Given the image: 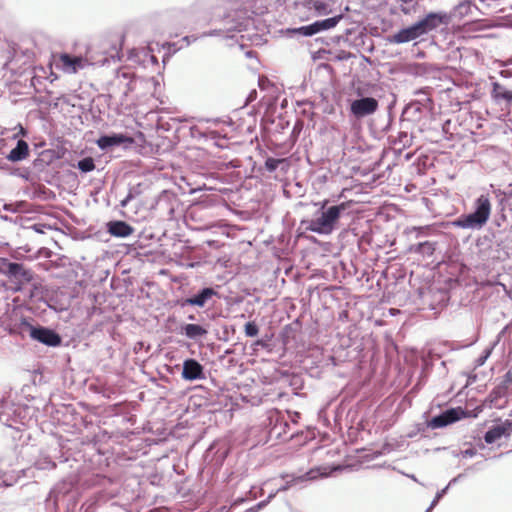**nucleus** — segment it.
I'll return each mask as SVG.
<instances>
[{"mask_svg": "<svg viewBox=\"0 0 512 512\" xmlns=\"http://www.w3.org/2000/svg\"><path fill=\"white\" fill-rule=\"evenodd\" d=\"M109 233L117 237H127L132 234L133 228L124 221H114L109 223Z\"/></svg>", "mask_w": 512, "mask_h": 512, "instance_id": "obj_14", "label": "nucleus"}, {"mask_svg": "<svg viewBox=\"0 0 512 512\" xmlns=\"http://www.w3.org/2000/svg\"><path fill=\"white\" fill-rule=\"evenodd\" d=\"M449 16L443 12H431L417 23L410 27L401 29L391 37V42L396 44L406 43L413 41L420 36L436 29L441 24H447Z\"/></svg>", "mask_w": 512, "mask_h": 512, "instance_id": "obj_1", "label": "nucleus"}, {"mask_svg": "<svg viewBox=\"0 0 512 512\" xmlns=\"http://www.w3.org/2000/svg\"><path fill=\"white\" fill-rule=\"evenodd\" d=\"M415 251L418 253H421V254H426L428 256H431L435 251V247H434L433 243H431L429 241H425V242L419 243L417 245Z\"/></svg>", "mask_w": 512, "mask_h": 512, "instance_id": "obj_19", "label": "nucleus"}, {"mask_svg": "<svg viewBox=\"0 0 512 512\" xmlns=\"http://www.w3.org/2000/svg\"><path fill=\"white\" fill-rule=\"evenodd\" d=\"M20 133H21L22 135H25V134H26V131L24 130V128H23V127H20Z\"/></svg>", "mask_w": 512, "mask_h": 512, "instance_id": "obj_24", "label": "nucleus"}, {"mask_svg": "<svg viewBox=\"0 0 512 512\" xmlns=\"http://www.w3.org/2000/svg\"><path fill=\"white\" fill-rule=\"evenodd\" d=\"M297 31L305 36H312V35L318 33L317 29H315V27H314V24L300 27Z\"/></svg>", "mask_w": 512, "mask_h": 512, "instance_id": "obj_23", "label": "nucleus"}, {"mask_svg": "<svg viewBox=\"0 0 512 512\" xmlns=\"http://www.w3.org/2000/svg\"><path fill=\"white\" fill-rule=\"evenodd\" d=\"M378 107L379 104L375 98L365 97L354 100L351 103L350 111L356 118H362L375 113Z\"/></svg>", "mask_w": 512, "mask_h": 512, "instance_id": "obj_6", "label": "nucleus"}, {"mask_svg": "<svg viewBox=\"0 0 512 512\" xmlns=\"http://www.w3.org/2000/svg\"><path fill=\"white\" fill-rule=\"evenodd\" d=\"M340 19H341V16L339 15V16L328 18L325 20L316 21L313 24H314L315 29H317V32H320L322 30H328V29L334 28L338 24Z\"/></svg>", "mask_w": 512, "mask_h": 512, "instance_id": "obj_18", "label": "nucleus"}, {"mask_svg": "<svg viewBox=\"0 0 512 512\" xmlns=\"http://www.w3.org/2000/svg\"><path fill=\"white\" fill-rule=\"evenodd\" d=\"M491 97L495 101L504 100L507 103L512 102V91L506 89L502 84L494 82L492 84Z\"/></svg>", "mask_w": 512, "mask_h": 512, "instance_id": "obj_15", "label": "nucleus"}, {"mask_svg": "<svg viewBox=\"0 0 512 512\" xmlns=\"http://www.w3.org/2000/svg\"><path fill=\"white\" fill-rule=\"evenodd\" d=\"M29 146L26 141L19 140L15 148H13L7 156V159L12 162H18L26 159L29 156Z\"/></svg>", "mask_w": 512, "mask_h": 512, "instance_id": "obj_13", "label": "nucleus"}, {"mask_svg": "<svg viewBox=\"0 0 512 512\" xmlns=\"http://www.w3.org/2000/svg\"><path fill=\"white\" fill-rule=\"evenodd\" d=\"M475 211L462 215L456 225L461 228H481L489 220L491 214V202L488 195H480L475 201Z\"/></svg>", "mask_w": 512, "mask_h": 512, "instance_id": "obj_2", "label": "nucleus"}, {"mask_svg": "<svg viewBox=\"0 0 512 512\" xmlns=\"http://www.w3.org/2000/svg\"><path fill=\"white\" fill-rule=\"evenodd\" d=\"M284 162V159H276V158H267V160L265 161V167L268 171H275L279 164Z\"/></svg>", "mask_w": 512, "mask_h": 512, "instance_id": "obj_22", "label": "nucleus"}, {"mask_svg": "<svg viewBox=\"0 0 512 512\" xmlns=\"http://www.w3.org/2000/svg\"><path fill=\"white\" fill-rule=\"evenodd\" d=\"M185 335L188 338L195 339L207 334V330L198 324H187L184 327Z\"/></svg>", "mask_w": 512, "mask_h": 512, "instance_id": "obj_17", "label": "nucleus"}, {"mask_svg": "<svg viewBox=\"0 0 512 512\" xmlns=\"http://www.w3.org/2000/svg\"><path fill=\"white\" fill-rule=\"evenodd\" d=\"M77 167L82 171V172H90V171H93L95 169V163H94V160L93 158L91 157H86L82 160H80L78 162V165Z\"/></svg>", "mask_w": 512, "mask_h": 512, "instance_id": "obj_20", "label": "nucleus"}, {"mask_svg": "<svg viewBox=\"0 0 512 512\" xmlns=\"http://www.w3.org/2000/svg\"><path fill=\"white\" fill-rule=\"evenodd\" d=\"M215 295H217V292L213 288H204L197 295L186 298L182 305L204 307L207 301Z\"/></svg>", "mask_w": 512, "mask_h": 512, "instance_id": "obj_12", "label": "nucleus"}, {"mask_svg": "<svg viewBox=\"0 0 512 512\" xmlns=\"http://www.w3.org/2000/svg\"><path fill=\"white\" fill-rule=\"evenodd\" d=\"M244 331L246 336L255 337L259 332V328L255 322L251 321L245 324Z\"/></svg>", "mask_w": 512, "mask_h": 512, "instance_id": "obj_21", "label": "nucleus"}, {"mask_svg": "<svg viewBox=\"0 0 512 512\" xmlns=\"http://www.w3.org/2000/svg\"><path fill=\"white\" fill-rule=\"evenodd\" d=\"M182 377L186 380H196L204 377L202 365L194 360L187 359L183 363Z\"/></svg>", "mask_w": 512, "mask_h": 512, "instance_id": "obj_10", "label": "nucleus"}, {"mask_svg": "<svg viewBox=\"0 0 512 512\" xmlns=\"http://www.w3.org/2000/svg\"><path fill=\"white\" fill-rule=\"evenodd\" d=\"M56 68L67 74H75L84 67V59L81 56H71L67 53L53 55Z\"/></svg>", "mask_w": 512, "mask_h": 512, "instance_id": "obj_5", "label": "nucleus"}, {"mask_svg": "<svg viewBox=\"0 0 512 512\" xmlns=\"http://www.w3.org/2000/svg\"><path fill=\"white\" fill-rule=\"evenodd\" d=\"M30 336L48 346H58L61 343L60 336L51 329L39 327L35 328L30 326Z\"/></svg>", "mask_w": 512, "mask_h": 512, "instance_id": "obj_7", "label": "nucleus"}, {"mask_svg": "<svg viewBox=\"0 0 512 512\" xmlns=\"http://www.w3.org/2000/svg\"><path fill=\"white\" fill-rule=\"evenodd\" d=\"M114 85L124 98H127L135 90L136 77L132 73L119 72L114 80Z\"/></svg>", "mask_w": 512, "mask_h": 512, "instance_id": "obj_9", "label": "nucleus"}, {"mask_svg": "<svg viewBox=\"0 0 512 512\" xmlns=\"http://www.w3.org/2000/svg\"><path fill=\"white\" fill-rule=\"evenodd\" d=\"M466 416L467 412L463 408H450L442 412L440 415L433 417L428 422V426L432 429L442 428L447 425L453 424L461 420L462 418H465Z\"/></svg>", "mask_w": 512, "mask_h": 512, "instance_id": "obj_4", "label": "nucleus"}, {"mask_svg": "<svg viewBox=\"0 0 512 512\" xmlns=\"http://www.w3.org/2000/svg\"><path fill=\"white\" fill-rule=\"evenodd\" d=\"M345 209V203L329 207L326 211H323L319 217L308 221L306 229L318 234H330L335 229V225L340 218L341 212Z\"/></svg>", "mask_w": 512, "mask_h": 512, "instance_id": "obj_3", "label": "nucleus"}, {"mask_svg": "<svg viewBox=\"0 0 512 512\" xmlns=\"http://www.w3.org/2000/svg\"><path fill=\"white\" fill-rule=\"evenodd\" d=\"M124 143L133 144L134 139L124 134H114L111 136H102L97 140V145L101 149H107L111 146L120 145Z\"/></svg>", "mask_w": 512, "mask_h": 512, "instance_id": "obj_11", "label": "nucleus"}, {"mask_svg": "<svg viewBox=\"0 0 512 512\" xmlns=\"http://www.w3.org/2000/svg\"><path fill=\"white\" fill-rule=\"evenodd\" d=\"M512 434V421L506 420L491 427L484 435L487 444H493L502 437H509Z\"/></svg>", "mask_w": 512, "mask_h": 512, "instance_id": "obj_8", "label": "nucleus"}, {"mask_svg": "<svg viewBox=\"0 0 512 512\" xmlns=\"http://www.w3.org/2000/svg\"><path fill=\"white\" fill-rule=\"evenodd\" d=\"M7 273L10 276H14V277L20 276L26 280H29V278H30L29 273L24 269V266L20 263H13V262L8 263Z\"/></svg>", "mask_w": 512, "mask_h": 512, "instance_id": "obj_16", "label": "nucleus"}]
</instances>
